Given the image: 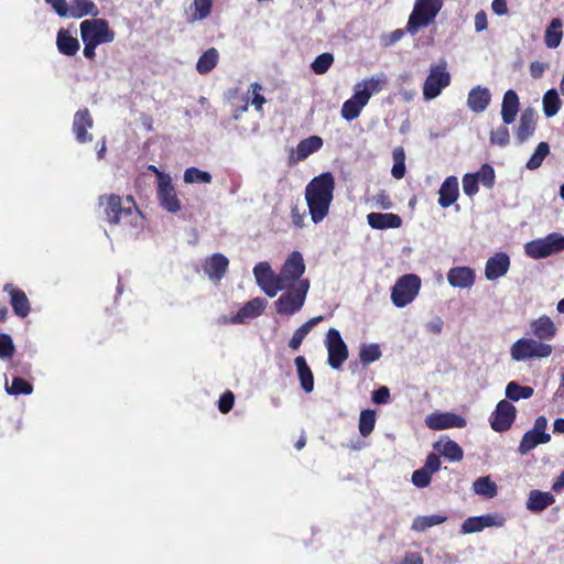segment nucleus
<instances>
[{"mask_svg":"<svg viewBox=\"0 0 564 564\" xmlns=\"http://www.w3.org/2000/svg\"><path fill=\"white\" fill-rule=\"evenodd\" d=\"M14 354V345L10 335L0 334V358L11 359Z\"/></svg>","mask_w":564,"mask_h":564,"instance_id":"nucleus-53","label":"nucleus"},{"mask_svg":"<svg viewBox=\"0 0 564 564\" xmlns=\"http://www.w3.org/2000/svg\"><path fill=\"white\" fill-rule=\"evenodd\" d=\"M478 180L476 178V176L474 175V173H467L463 176V191H464V194L469 196V197H473L475 196L478 191H479V187H478Z\"/></svg>","mask_w":564,"mask_h":564,"instance_id":"nucleus-54","label":"nucleus"},{"mask_svg":"<svg viewBox=\"0 0 564 564\" xmlns=\"http://www.w3.org/2000/svg\"><path fill=\"white\" fill-rule=\"evenodd\" d=\"M555 501L554 496L549 491L531 490L525 507L529 511L539 513L549 508Z\"/></svg>","mask_w":564,"mask_h":564,"instance_id":"nucleus-31","label":"nucleus"},{"mask_svg":"<svg viewBox=\"0 0 564 564\" xmlns=\"http://www.w3.org/2000/svg\"><path fill=\"white\" fill-rule=\"evenodd\" d=\"M107 221L118 226L126 235L137 237L144 228V217L133 198L118 195H105L99 199Z\"/></svg>","mask_w":564,"mask_h":564,"instance_id":"nucleus-1","label":"nucleus"},{"mask_svg":"<svg viewBox=\"0 0 564 564\" xmlns=\"http://www.w3.org/2000/svg\"><path fill=\"white\" fill-rule=\"evenodd\" d=\"M218 52L216 48L207 50L197 61L196 69L199 74H208L217 65Z\"/></svg>","mask_w":564,"mask_h":564,"instance_id":"nucleus-45","label":"nucleus"},{"mask_svg":"<svg viewBox=\"0 0 564 564\" xmlns=\"http://www.w3.org/2000/svg\"><path fill=\"white\" fill-rule=\"evenodd\" d=\"M563 22L560 18L551 20L545 29L544 43L547 48H556L560 46L563 39Z\"/></svg>","mask_w":564,"mask_h":564,"instance_id":"nucleus-36","label":"nucleus"},{"mask_svg":"<svg viewBox=\"0 0 564 564\" xmlns=\"http://www.w3.org/2000/svg\"><path fill=\"white\" fill-rule=\"evenodd\" d=\"M506 397L511 401H519L522 399H530L534 390L529 386H520L516 381H510L506 387Z\"/></svg>","mask_w":564,"mask_h":564,"instance_id":"nucleus-42","label":"nucleus"},{"mask_svg":"<svg viewBox=\"0 0 564 564\" xmlns=\"http://www.w3.org/2000/svg\"><path fill=\"white\" fill-rule=\"evenodd\" d=\"M333 63H334L333 54L323 53L314 59L311 67L315 74L322 75V74H325L329 69V67L332 66Z\"/></svg>","mask_w":564,"mask_h":564,"instance_id":"nucleus-51","label":"nucleus"},{"mask_svg":"<svg viewBox=\"0 0 564 564\" xmlns=\"http://www.w3.org/2000/svg\"><path fill=\"white\" fill-rule=\"evenodd\" d=\"M538 115L533 108H527L520 117L517 130V140L522 143L527 141L535 131Z\"/></svg>","mask_w":564,"mask_h":564,"instance_id":"nucleus-28","label":"nucleus"},{"mask_svg":"<svg viewBox=\"0 0 564 564\" xmlns=\"http://www.w3.org/2000/svg\"><path fill=\"white\" fill-rule=\"evenodd\" d=\"M507 522L506 517L500 512H490L477 517L467 518L462 524L463 534L478 533L486 528H502Z\"/></svg>","mask_w":564,"mask_h":564,"instance_id":"nucleus-16","label":"nucleus"},{"mask_svg":"<svg viewBox=\"0 0 564 564\" xmlns=\"http://www.w3.org/2000/svg\"><path fill=\"white\" fill-rule=\"evenodd\" d=\"M550 152V147L546 142H540L534 151V153L531 155L529 161L527 162V167L529 170H535L541 166L543 160L546 158V155Z\"/></svg>","mask_w":564,"mask_h":564,"instance_id":"nucleus-50","label":"nucleus"},{"mask_svg":"<svg viewBox=\"0 0 564 564\" xmlns=\"http://www.w3.org/2000/svg\"><path fill=\"white\" fill-rule=\"evenodd\" d=\"M56 46L61 54L74 56L79 51L80 44L69 30L61 29L56 35Z\"/></svg>","mask_w":564,"mask_h":564,"instance_id":"nucleus-33","label":"nucleus"},{"mask_svg":"<svg viewBox=\"0 0 564 564\" xmlns=\"http://www.w3.org/2000/svg\"><path fill=\"white\" fill-rule=\"evenodd\" d=\"M375 205L382 209H391L393 204L390 197L384 193L380 192L373 197Z\"/></svg>","mask_w":564,"mask_h":564,"instance_id":"nucleus-64","label":"nucleus"},{"mask_svg":"<svg viewBox=\"0 0 564 564\" xmlns=\"http://www.w3.org/2000/svg\"><path fill=\"white\" fill-rule=\"evenodd\" d=\"M323 316H315L307 322H305L302 326H300L294 333L292 338L289 341L290 348L293 350L299 349L304 338L308 335V333L315 327L318 323L323 321Z\"/></svg>","mask_w":564,"mask_h":564,"instance_id":"nucleus-38","label":"nucleus"},{"mask_svg":"<svg viewBox=\"0 0 564 564\" xmlns=\"http://www.w3.org/2000/svg\"><path fill=\"white\" fill-rule=\"evenodd\" d=\"M310 286L308 280H301L296 285L282 290V294L274 301L276 314L292 316L299 313L305 304Z\"/></svg>","mask_w":564,"mask_h":564,"instance_id":"nucleus-4","label":"nucleus"},{"mask_svg":"<svg viewBox=\"0 0 564 564\" xmlns=\"http://www.w3.org/2000/svg\"><path fill=\"white\" fill-rule=\"evenodd\" d=\"M509 131L506 127L500 126L494 131H491L490 142L492 144L505 147L509 143Z\"/></svg>","mask_w":564,"mask_h":564,"instance_id":"nucleus-55","label":"nucleus"},{"mask_svg":"<svg viewBox=\"0 0 564 564\" xmlns=\"http://www.w3.org/2000/svg\"><path fill=\"white\" fill-rule=\"evenodd\" d=\"M367 224L377 230L397 229L402 226V219L392 213H369Z\"/></svg>","mask_w":564,"mask_h":564,"instance_id":"nucleus-26","label":"nucleus"},{"mask_svg":"<svg viewBox=\"0 0 564 564\" xmlns=\"http://www.w3.org/2000/svg\"><path fill=\"white\" fill-rule=\"evenodd\" d=\"M47 4H50L56 14L61 18L66 17L68 2L66 0H45Z\"/></svg>","mask_w":564,"mask_h":564,"instance_id":"nucleus-62","label":"nucleus"},{"mask_svg":"<svg viewBox=\"0 0 564 564\" xmlns=\"http://www.w3.org/2000/svg\"><path fill=\"white\" fill-rule=\"evenodd\" d=\"M516 414L517 410L512 403L507 400L499 401L490 417L491 429L496 432L509 430L516 419Z\"/></svg>","mask_w":564,"mask_h":564,"instance_id":"nucleus-17","label":"nucleus"},{"mask_svg":"<svg viewBox=\"0 0 564 564\" xmlns=\"http://www.w3.org/2000/svg\"><path fill=\"white\" fill-rule=\"evenodd\" d=\"M425 424L431 430L442 431V430H447V429H452V427H459V429L465 427L467 422L463 416L455 414V413L434 412V413L429 414L425 417Z\"/></svg>","mask_w":564,"mask_h":564,"instance_id":"nucleus-18","label":"nucleus"},{"mask_svg":"<svg viewBox=\"0 0 564 564\" xmlns=\"http://www.w3.org/2000/svg\"><path fill=\"white\" fill-rule=\"evenodd\" d=\"M444 6V0H415L406 23V32L415 35L432 24Z\"/></svg>","mask_w":564,"mask_h":564,"instance_id":"nucleus-5","label":"nucleus"},{"mask_svg":"<svg viewBox=\"0 0 564 564\" xmlns=\"http://www.w3.org/2000/svg\"><path fill=\"white\" fill-rule=\"evenodd\" d=\"M94 121L87 109L78 110L74 115L72 130L75 139L79 143H88L93 141V134L89 130L93 128Z\"/></svg>","mask_w":564,"mask_h":564,"instance_id":"nucleus-21","label":"nucleus"},{"mask_svg":"<svg viewBox=\"0 0 564 564\" xmlns=\"http://www.w3.org/2000/svg\"><path fill=\"white\" fill-rule=\"evenodd\" d=\"M294 364L302 389L306 393L312 392L314 390V376L311 368L307 366L305 358L303 356H297Z\"/></svg>","mask_w":564,"mask_h":564,"instance_id":"nucleus-35","label":"nucleus"},{"mask_svg":"<svg viewBox=\"0 0 564 564\" xmlns=\"http://www.w3.org/2000/svg\"><path fill=\"white\" fill-rule=\"evenodd\" d=\"M235 403V395L231 391L225 392L218 402V409L221 413H228Z\"/></svg>","mask_w":564,"mask_h":564,"instance_id":"nucleus-58","label":"nucleus"},{"mask_svg":"<svg viewBox=\"0 0 564 564\" xmlns=\"http://www.w3.org/2000/svg\"><path fill=\"white\" fill-rule=\"evenodd\" d=\"M459 195L458 180L456 176H448L442 183L438 191V204L443 208L453 205Z\"/></svg>","mask_w":564,"mask_h":564,"instance_id":"nucleus-27","label":"nucleus"},{"mask_svg":"<svg viewBox=\"0 0 564 564\" xmlns=\"http://www.w3.org/2000/svg\"><path fill=\"white\" fill-rule=\"evenodd\" d=\"M550 440H551V437L540 436L539 434H535L534 432H532L530 430L523 435V437L520 442V445L518 448L519 453L521 455H524V454L529 453L530 451H532L533 448H535L538 445L549 443Z\"/></svg>","mask_w":564,"mask_h":564,"instance_id":"nucleus-43","label":"nucleus"},{"mask_svg":"<svg viewBox=\"0 0 564 564\" xmlns=\"http://www.w3.org/2000/svg\"><path fill=\"white\" fill-rule=\"evenodd\" d=\"M335 177L330 172H324L313 177L305 187V200L311 219L318 224L326 218L334 199Z\"/></svg>","mask_w":564,"mask_h":564,"instance_id":"nucleus-2","label":"nucleus"},{"mask_svg":"<svg viewBox=\"0 0 564 564\" xmlns=\"http://www.w3.org/2000/svg\"><path fill=\"white\" fill-rule=\"evenodd\" d=\"M451 82L452 76L447 69L446 61L442 59L437 64H432L422 87L424 100L431 101L436 99L451 85Z\"/></svg>","mask_w":564,"mask_h":564,"instance_id":"nucleus-6","label":"nucleus"},{"mask_svg":"<svg viewBox=\"0 0 564 564\" xmlns=\"http://www.w3.org/2000/svg\"><path fill=\"white\" fill-rule=\"evenodd\" d=\"M543 113L546 118H552L558 113L562 108V100L558 91L554 88L549 89L542 97Z\"/></svg>","mask_w":564,"mask_h":564,"instance_id":"nucleus-37","label":"nucleus"},{"mask_svg":"<svg viewBox=\"0 0 564 564\" xmlns=\"http://www.w3.org/2000/svg\"><path fill=\"white\" fill-rule=\"evenodd\" d=\"M479 183H481L487 188H492L495 184V170L490 164L481 165L480 170L474 173Z\"/></svg>","mask_w":564,"mask_h":564,"instance_id":"nucleus-52","label":"nucleus"},{"mask_svg":"<svg viewBox=\"0 0 564 564\" xmlns=\"http://www.w3.org/2000/svg\"><path fill=\"white\" fill-rule=\"evenodd\" d=\"M6 391L9 394L12 395H19V394H31L33 392V387L30 382L26 380L15 377L12 380V383L9 384L8 381H6Z\"/></svg>","mask_w":564,"mask_h":564,"instance_id":"nucleus-49","label":"nucleus"},{"mask_svg":"<svg viewBox=\"0 0 564 564\" xmlns=\"http://www.w3.org/2000/svg\"><path fill=\"white\" fill-rule=\"evenodd\" d=\"M305 269L306 265L302 253L299 251L291 252L279 272L282 290L294 286L299 281L303 280L302 276L305 273Z\"/></svg>","mask_w":564,"mask_h":564,"instance_id":"nucleus-13","label":"nucleus"},{"mask_svg":"<svg viewBox=\"0 0 564 564\" xmlns=\"http://www.w3.org/2000/svg\"><path fill=\"white\" fill-rule=\"evenodd\" d=\"M229 260L223 253H214L203 263L204 273L214 283L219 282L228 271Z\"/></svg>","mask_w":564,"mask_h":564,"instance_id":"nucleus-22","label":"nucleus"},{"mask_svg":"<svg viewBox=\"0 0 564 564\" xmlns=\"http://www.w3.org/2000/svg\"><path fill=\"white\" fill-rule=\"evenodd\" d=\"M156 196L164 210L172 214L181 210L182 203L170 174H160V184L156 185Z\"/></svg>","mask_w":564,"mask_h":564,"instance_id":"nucleus-14","label":"nucleus"},{"mask_svg":"<svg viewBox=\"0 0 564 564\" xmlns=\"http://www.w3.org/2000/svg\"><path fill=\"white\" fill-rule=\"evenodd\" d=\"M509 268V256L505 252H497L486 261L485 276L488 281L498 280L507 274Z\"/></svg>","mask_w":564,"mask_h":564,"instance_id":"nucleus-23","label":"nucleus"},{"mask_svg":"<svg viewBox=\"0 0 564 564\" xmlns=\"http://www.w3.org/2000/svg\"><path fill=\"white\" fill-rule=\"evenodd\" d=\"M519 97L517 93L509 89L505 93L502 105H501V118L505 124H511L514 122L517 113L519 111Z\"/></svg>","mask_w":564,"mask_h":564,"instance_id":"nucleus-32","label":"nucleus"},{"mask_svg":"<svg viewBox=\"0 0 564 564\" xmlns=\"http://www.w3.org/2000/svg\"><path fill=\"white\" fill-rule=\"evenodd\" d=\"M432 474L423 467L412 474V482L417 488H425L430 485Z\"/></svg>","mask_w":564,"mask_h":564,"instance_id":"nucleus-56","label":"nucleus"},{"mask_svg":"<svg viewBox=\"0 0 564 564\" xmlns=\"http://www.w3.org/2000/svg\"><path fill=\"white\" fill-rule=\"evenodd\" d=\"M564 250V236L560 232H551L547 236L528 241L524 245V253L534 260L547 258Z\"/></svg>","mask_w":564,"mask_h":564,"instance_id":"nucleus-8","label":"nucleus"},{"mask_svg":"<svg viewBox=\"0 0 564 564\" xmlns=\"http://www.w3.org/2000/svg\"><path fill=\"white\" fill-rule=\"evenodd\" d=\"M394 564H424L422 555L417 552H408Z\"/></svg>","mask_w":564,"mask_h":564,"instance_id":"nucleus-61","label":"nucleus"},{"mask_svg":"<svg viewBox=\"0 0 564 564\" xmlns=\"http://www.w3.org/2000/svg\"><path fill=\"white\" fill-rule=\"evenodd\" d=\"M79 29L83 42L101 45L115 40V32L109 28L108 21L104 19L85 20L80 23Z\"/></svg>","mask_w":564,"mask_h":564,"instance_id":"nucleus-10","label":"nucleus"},{"mask_svg":"<svg viewBox=\"0 0 564 564\" xmlns=\"http://www.w3.org/2000/svg\"><path fill=\"white\" fill-rule=\"evenodd\" d=\"M473 490L476 495L491 499L498 492V487L489 476H482L477 478L473 484Z\"/></svg>","mask_w":564,"mask_h":564,"instance_id":"nucleus-41","label":"nucleus"},{"mask_svg":"<svg viewBox=\"0 0 564 564\" xmlns=\"http://www.w3.org/2000/svg\"><path fill=\"white\" fill-rule=\"evenodd\" d=\"M262 87L258 83H253L250 86L249 93L251 94V105L260 111L265 104V98L261 95Z\"/></svg>","mask_w":564,"mask_h":564,"instance_id":"nucleus-57","label":"nucleus"},{"mask_svg":"<svg viewBox=\"0 0 564 564\" xmlns=\"http://www.w3.org/2000/svg\"><path fill=\"white\" fill-rule=\"evenodd\" d=\"M183 180L186 184H209L213 177L209 172L197 167H188L184 171Z\"/></svg>","mask_w":564,"mask_h":564,"instance_id":"nucleus-46","label":"nucleus"},{"mask_svg":"<svg viewBox=\"0 0 564 564\" xmlns=\"http://www.w3.org/2000/svg\"><path fill=\"white\" fill-rule=\"evenodd\" d=\"M387 82L384 74H376L357 82L352 87V96L347 99L340 109V116L346 121L357 119L373 95L382 90Z\"/></svg>","mask_w":564,"mask_h":564,"instance_id":"nucleus-3","label":"nucleus"},{"mask_svg":"<svg viewBox=\"0 0 564 564\" xmlns=\"http://www.w3.org/2000/svg\"><path fill=\"white\" fill-rule=\"evenodd\" d=\"M530 330L540 341L551 340L556 334V326L549 316L543 315L530 323Z\"/></svg>","mask_w":564,"mask_h":564,"instance_id":"nucleus-30","label":"nucleus"},{"mask_svg":"<svg viewBox=\"0 0 564 564\" xmlns=\"http://www.w3.org/2000/svg\"><path fill=\"white\" fill-rule=\"evenodd\" d=\"M553 351L549 344L533 338L522 337L514 341L510 348V356L514 361H525L533 358H546Z\"/></svg>","mask_w":564,"mask_h":564,"instance_id":"nucleus-9","label":"nucleus"},{"mask_svg":"<svg viewBox=\"0 0 564 564\" xmlns=\"http://www.w3.org/2000/svg\"><path fill=\"white\" fill-rule=\"evenodd\" d=\"M381 349L378 344H364L359 349V359L362 365L372 364L381 358Z\"/></svg>","mask_w":564,"mask_h":564,"instance_id":"nucleus-47","label":"nucleus"},{"mask_svg":"<svg viewBox=\"0 0 564 564\" xmlns=\"http://www.w3.org/2000/svg\"><path fill=\"white\" fill-rule=\"evenodd\" d=\"M98 14V7L91 0H68L65 18L80 19L86 15L97 17Z\"/></svg>","mask_w":564,"mask_h":564,"instance_id":"nucleus-29","label":"nucleus"},{"mask_svg":"<svg viewBox=\"0 0 564 564\" xmlns=\"http://www.w3.org/2000/svg\"><path fill=\"white\" fill-rule=\"evenodd\" d=\"M213 8V0H194L188 10V21H203L209 17Z\"/></svg>","mask_w":564,"mask_h":564,"instance_id":"nucleus-39","label":"nucleus"},{"mask_svg":"<svg viewBox=\"0 0 564 564\" xmlns=\"http://www.w3.org/2000/svg\"><path fill=\"white\" fill-rule=\"evenodd\" d=\"M433 447L440 455L452 462H460L464 457L463 448L449 438H441Z\"/></svg>","mask_w":564,"mask_h":564,"instance_id":"nucleus-34","label":"nucleus"},{"mask_svg":"<svg viewBox=\"0 0 564 564\" xmlns=\"http://www.w3.org/2000/svg\"><path fill=\"white\" fill-rule=\"evenodd\" d=\"M447 517L442 514L417 516L413 519L411 530L415 532H424L427 529L442 524Z\"/></svg>","mask_w":564,"mask_h":564,"instance_id":"nucleus-40","label":"nucleus"},{"mask_svg":"<svg viewBox=\"0 0 564 564\" xmlns=\"http://www.w3.org/2000/svg\"><path fill=\"white\" fill-rule=\"evenodd\" d=\"M377 421V414L375 410H362L359 414V421H358V430L362 437H368L375 426Z\"/></svg>","mask_w":564,"mask_h":564,"instance_id":"nucleus-44","label":"nucleus"},{"mask_svg":"<svg viewBox=\"0 0 564 564\" xmlns=\"http://www.w3.org/2000/svg\"><path fill=\"white\" fill-rule=\"evenodd\" d=\"M393 166L391 174L394 178L401 180L405 174V152L403 148L398 147L393 150Z\"/></svg>","mask_w":564,"mask_h":564,"instance_id":"nucleus-48","label":"nucleus"},{"mask_svg":"<svg viewBox=\"0 0 564 564\" xmlns=\"http://www.w3.org/2000/svg\"><path fill=\"white\" fill-rule=\"evenodd\" d=\"M421 290V279L419 275L409 273L400 276L391 289V302L402 308L411 304Z\"/></svg>","mask_w":564,"mask_h":564,"instance_id":"nucleus-7","label":"nucleus"},{"mask_svg":"<svg viewBox=\"0 0 564 564\" xmlns=\"http://www.w3.org/2000/svg\"><path fill=\"white\" fill-rule=\"evenodd\" d=\"M3 291L10 296V304L19 317H26L31 312V305L26 294L12 284H6Z\"/></svg>","mask_w":564,"mask_h":564,"instance_id":"nucleus-25","label":"nucleus"},{"mask_svg":"<svg viewBox=\"0 0 564 564\" xmlns=\"http://www.w3.org/2000/svg\"><path fill=\"white\" fill-rule=\"evenodd\" d=\"M390 399V390L387 387H380L372 392V401L377 404H386Z\"/></svg>","mask_w":564,"mask_h":564,"instance_id":"nucleus-59","label":"nucleus"},{"mask_svg":"<svg viewBox=\"0 0 564 564\" xmlns=\"http://www.w3.org/2000/svg\"><path fill=\"white\" fill-rule=\"evenodd\" d=\"M268 306V301L263 297H253L246 302L241 308L231 316H223L219 322L221 324H245L250 319H254L263 314Z\"/></svg>","mask_w":564,"mask_h":564,"instance_id":"nucleus-15","label":"nucleus"},{"mask_svg":"<svg viewBox=\"0 0 564 564\" xmlns=\"http://www.w3.org/2000/svg\"><path fill=\"white\" fill-rule=\"evenodd\" d=\"M549 63H542L539 61H534L530 64V74L533 78H541L546 69H549Z\"/></svg>","mask_w":564,"mask_h":564,"instance_id":"nucleus-60","label":"nucleus"},{"mask_svg":"<svg viewBox=\"0 0 564 564\" xmlns=\"http://www.w3.org/2000/svg\"><path fill=\"white\" fill-rule=\"evenodd\" d=\"M491 101V93L487 87L475 86L467 96V107L475 113L484 112Z\"/></svg>","mask_w":564,"mask_h":564,"instance_id":"nucleus-24","label":"nucleus"},{"mask_svg":"<svg viewBox=\"0 0 564 564\" xmlns=\"http://www.w3.org/2000/svg\"><path fill=\"white\" fill-rule=\"evenodd\" d=\"M324 345L327 350L328 366L334 370H339L349 356L348 347L339 330L329 328L326 333Z\"/></svg>","mask_w":564,"mask_h":564,"instance_id":"nucleus-11","label":"nucleus"},{"mask_svg":"<svg viewBox=\"0 0 564 564\" xmlns=\"http://www.w3.org/2000/svg\"><path fill=\"white\" fill-rule=\"evenodd\" d=\"M441 467V460L440 457L436 454H430L426 457L425 464L423 466L424 469H426L432 475L435 474Z\"/></svg>","mask_w":564,"mask_h":564,"instance_id":"nucleus-63","label":"nucleus"},{"mask_svg":"<svg viewBox=\"0 0 564 564\" xmlns=\"http://www.w3.org/2000/svg\"><path fill=\"white\" fill-rule=\"evenodd\" d=\"M324 144V141L318 135H312L304 140H302L295 149L291 150L290 156H289V163L290 165H295L305 159H307L313 153L317 152L319 149H322Z\"/></svg>","mask_w":564,"mask_h":564,"instance_id":"nucleus-20","label":"nucleus"},{"mask_svg":"<svg viewBox=\"0 0 564 564\" xmlns=\"http://www.w3.org/2000/svg\"><path fill=\"white\" fill-rule=\"evenodd\" d=\"M446 278L454 289H471L476 282V271L467 265H457L447 271Z\"/></svg>","mask_w":564,"mask_h":564,"instance_id":"nucleus-19","label":"nucleus"},{"mask_svg":"<svg viewBox=\"0 0 564 564\" xmlns=\"http://www.w3.org/2000/svg\"><path fill=\"white\" fill-rule=\"evenodd\" d=\"M253 276L258 288L269 297H274L282 291L279 273L268 261H261L253 267Z\"/></svg>","mask_w":564,"mask_h":564,"instance_id":"nucleus-12","label":"nucleus"}]
</instances>
